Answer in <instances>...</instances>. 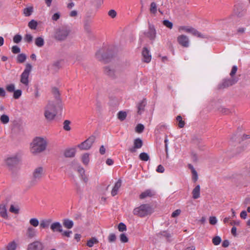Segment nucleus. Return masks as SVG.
<instances>
[{"label":"nucleus","mask_w":250,"mask_h":250,"mask_svg":"<svg viewBox=\"0 0 250 250\" xmlns=\"http://www.w3.org/2000/svg\"><path fill=\"white\" fill-rule=\"evenodd\" d=\"M47 142L45 139L42 137L35 138L30 144V151L36 154L44 151L46 148Z\"/></svg>","instance_id":"nucleus-1"},{"label":"nucleus","mask_w":250,"mask_h":250,"mask_svg":"<svg viewBox=\"0 0 250 250\" xmlns=\"http://www.w3.org/2000/svg\"><path fill=\"white\" fill-rule=\"evenodd\" d=\"M238 81V79L236 77H231L230 79H226L223 80L222 82L220 83L218 87L220 89H223L228 87L235 84Z\"/></svg>","instance_id":"nucleus-8"},{"label":"nucleus","mask_w":250,"mask_h":250,"mask_svg":"<svg viewBox=\"0 0 250 250\" xmlns=\"http://www.w3.org/2000/svg\"><path fill=\"white\" fill-rule=\"evenodd\" d=\"M20 157L18 154H14L8 157L5 159V163L6 166L10 169H13L20 163Z\"/></svg>","instance_id":"nucleus-6"},{"label":"nucleus","mask_w":250,"mask_h":250,"mask_svg":"<svg viewBox=\"0 0 250 250\" xmlns=\"http://www.w3.org/2000/svg\"><path fill=\"white\" fill-rule=\"evenodd\" d=\"M143 145V141L139 138L134 139L133 141V146L128 149V151L131 153H135L137 149L141 148Z\"/></svg>","instance_id":"nucleus-11"},{"label":"nucleus","mask_w":250,"mask_h":250,"mask_svg":"<svg viewBox=\"0 0 250 250\" xmlns=\"http://www.w3.org/2000/svg\"><path fill=\"white\" fill-rule=\"evenodd\" d=\"M77 171L80 174L82 179L84 182H87L88 181V178L85 175V170L83 167L79 166L77 168Z\"/></svg>","instance_id":"nucleus-22"},{"label":"nucleus","mask_w":250,"mask_h":250,"mask_svg":"<svg viewBox=\"0 0 250 250\" xmlns=\"http://www.w3.org/2000/svg\"><path fill=\"white\" fill-rule=\"evenodd\" d=\"M51 222L52 220L50 219L42 220L41 221L40 227L42 229L47 228L50 226Z\"/></svg>","instance_id":"nucleus-25"},{"label":"nucleus","mask_w":250,"mask_h":250,"mask_svg":"<svg viewBox=\"0 0 250 250\" xmlns=\"http://www.w3.org/2000/svg\"><path fill=\"white\" fill-rule=\"evenodd\" d=\"M237 71V67L236 65H234L232 66L231 70L230 72V76L231 77H234V76L236 74Z\"/></svg>","instance_id":"nucleus-53"},{"label":"nucleus","mask_w":250,"mask_h":250,"mask_svg":"<svg viewBox=\"0 0 250 250\" xmlns=\"http://www.w3.org/2000/svg\"><path fill=\"white\" fill-rule=\"evenodd\" d=\"M120 240L123 243H126L128 240L126 235L124 233H122L120 235Z\"/></svg>","instance_id":"nucleus-55"},{"label":"nucleus","mask_w":250,"mask_h":250,"mask_svg":"<svg viewBox=\"0 0 250 250\" xmlns=\"http://www.w3.org/2000/svg\"><path fill=\"white\" fill-rule=\"evenodd\" d=\"M95 137L94 136H91L86 140L81 143L78 146V147L81 149L87 150L89 149L92 146L93 143L95 141Z\"/></svg>","instance_id":"nucleus-10"},{"label":"nucleus","mask_w":250,"mask_h":250,"mask_svg":"<svg viewBox=\"0 0 250 250\" xmlns=\"http://www.w3.org/2000/svg\"><path fill=\"white\" fill-rule=\"evenodd\" d=\"M146 104V101L145 99L141 101L137 105V112L139 114H141L144 111L145 107Z\"/></svg>","instance_id":"nucleus-19"},{"label":"nucleus","mask_w":250,"mask_h":250,"mask_svg":"<svg viewBox=\"0 0 250 250\" xmlns=\"http://www.w3.org/2000/svg\"><path fill=\"white\" fill-rule=\"evenodd\" d=\"M150 11L151 13L155 14L157 12V5L155 2H153L150 4Z\"/></svg>","instance_id":"nucleus-42"},{"label":"nucleus","mask_w":250,"mask_h":250,"mask_svg":"<svg viewBox=\"0 0 250 250\" xmlns=\"http://www.w3.org/2000/svg\"><path fill=\"white\" fill-rule=\"evenodd\" d=\"M104 72L109 76L112 77L114 75V69L111 66H106L104 68Z\"/></svg>","instance_id":"nucleus-28"},{"label":"nucleus","mask_w":250,"mask_h":250,"mask_svg":"<svg viewBox=\"0 0 250 250\" xmlns=\"http://www.w3.org/2000/svg\"><path fill=\"white\" fill-rule=\"evenodd\" d=\"M0 121L3 124H7L9 122V118L7 115H2L0 117Z\"/></svg>","instance_id":"nucleus-34"},{"label":"nucleus","mask_w":250,"mask_h":250,"mask_svg":"<svg viewBox=\"0 0 250 250\" xmlns=\"http://www.w3.org/2000/svg\"><path fill=\"white\" fill-rule=\"evenodd\" d=\"M50 229L54 232H55V231H58L60 232H62V226L61 224L58 222H56L52 223L50 225Z\"/></svg>","instance_id":"nucleus-18"},{"label":"nucleus","mask_w":250,"mask_h":250,"mask_svg":"<svg viewBox=\"0 0 250 250\" xmlns=\"http://www.w3.org/2000/svg\"><path fill=\"white\" fill-rule=\"evenodd\" d=\"M37 230L31 226H29L27 228L25 236L27 238L31 239L37 236Z\"/></svg>","instance_id":"nucleus-14"},{"label":"nucleus","mask_w":250,"mask_h":250,"mask_svg":"<svg viewBox=\"0 0 250 250\" xmlns=\"http://www.w3.org/2000/svg\"><path fill=\"white\" fill-rule=\"evenodd\" d=\"M35 43L38 47H41L44 45V40L42 37H38L35 39Z\"/></svg>","instance_id":"nucleus-29"},{"label":"nucleus","mask_w":250,"mask_h":250,"mask_svg":"<svg viewBox=\"0 0 250 250\" xmlns=\"http://www.w3.org/2000/svg\"><path fill=\"white\" fill-rule=\"evenodd\" d=\"M56 114L57 112L54 104L52 102H49L44 107V116L45 119L48 121H52Z\"/></svg>","instance_id":"nucleus-3"},{"label":"nucleus","mask_w":250,"mask_h":250,"mask_svg":"<svg viewBox=\"0 0 250 250\" xmlns=\"http://www.w3.org/2000/svg\"><path fill=\"white\" fill-rule=\"evenodd\" d=\"M156 171L159 173H163L165 171V168L163 166L160 165L157 167Z\"/></svg>","instance_id":"nucleus-61"},{"label":"nucleus","mask_w":250,"mask_h":250,"mask_svg":"<svg viewBox=\"0 0 250 250\" xmlns=\"http://www.w3.org/2000/svg\"><path fill=\"white\" fill-rule=\"evenodd\" d=\"M152 212V209L149 205L143 204L133 210V214L140 217H144Z\"/></svg>","instance_id":"nucleus-4"},{"label":"nucleus","mask_w":250,"mask_h":250,"mask_svg":"<svg viewBox=\"0 0 250 250\" xmlns=\"http://www.w3.org/2000/svg\"><path fill=\"white\" fill-rule=\"evenodd\" d=\"M139 159L144 161H147L149 160V156L147 153L146 152L141 153L139 155Z\"/></svg>","instance_id":"nucleus-32"},{"label":"nucleus","mask_w":250,"mask_h":250,"mask_svg":"<svg viewBox=\"0 0 250 250\" xmlns=\"http://www.w3.org/2000/svg\"><path fill=\"white\" fill-rule=\"evenodd\" d=\"M176 120L178 123V125L180 128H183L184 127L185 123V121L183 120L182 118L180 115L177 116Z\"/></svg>","instance_id":"nucleus-31"},{"label":"nucleus","mask_w":250,"mask_h":250,"mask_svg":"<svg viewBox=\"0 0 250 250\" xmlns=\"http://www.w3.org/2000/svg\"><path fill=\"white\" fill-rule=\"evenodd\" d=\"M32 69V65L27 63L26 65L25 68L21 76L20 82L25 86H28L29 84V76Z\"/></svg>","instance_id":"nucleus-7"},{"label":"nucleus","mask_w":250,"mask_h":250,"mask_svg":"<svg viewBox=\"0 0 250 250\" xmlns=\"http://www.w3.org/2000/svg\"><path fill=\"white\" fill-rule=\"evenodd\" d=\"M180 32L190 33L192 35L200 38H206V36L199 32L196 29L190 26H180L178 28Z\"/></svg>","instance_id":"nucleus-5"},{"label":"nucleus","mask_w":250,"mask_h":250,"mask_svg":"<svg viewBox=\"0 0 250 250\" xmlns=\"http://www.w3.org/2000/svg\"><path fill=\"white\" fill-rule=\"evenodd\" d=\"M62 232V235L67 237H69L70 236V234H72V231H64Z\"/></svg>","instance_id":"nucleus-64"},{"label":"nucleus","mask_w":250,"mask_h":250,"mask_svg":"<svg viewBox=\"0 0 250 250\" xmlns=\"http://www.w3.org/2000/svg\"><path fill=\"white\" fill-rule=\"evenodd\" d=\"M163 24L169 29H171L173 27V23L168 20H164Z\"/></svg>","instance_id":"nucleus-47"},{"label":"nucleus","mask_w":250,"mask_h":250,"mask_svg":"<svg viewBox=\"0 0 250 250\" xmlns=\"http://www.w3.org/2000/svg\"><path fill=\"white\" fill-rule=\"evenodd\" d=\"M17 61L20 63L23 62L26 59V56L24 54H20L17 56Z\"/></svg>","instance_id":"nucleus-37"},{"label":"nucleus","mask_w":250,"mask_h":250,"mask_svg":"<svg viewBox=\"0 0 250 250\" xmlns=\"http://www.w3.org/2000/svg\"><path fill=\"white\" fill-rule=\"evenodd\" d=\"M116 239V236L114 233H110L108 236V240L110 243L115 242Z\"/></svg>","instance_id":"nucleus-48"},{"label":"nucleus","mask_w":250,"mask_h":250,"mask_svg":"<svg viewBox=\"0 0 250 250\" xmlns=\"http://www.w3.org/2000/svg\"><path fill=\"white\" fill-rule=\"evenodd\" d=\"M143 60L146 62H149L151 61V56L149 54V50L146 48H144L142 51Z\"/></svg>","instance_id":"nucleus-17"},{"label":"nucleus","mask_w":250,"mask_h":250,"mask_svg":"<svg viewBox=\"0 0 250 250\" xmlns=\"http://www.w3.org/2000/svg\"><path fill=\"white\" fill-rule=\"evenodd\" d=\"M70 122L69 120H65L63 122V129L66 131H69L71 129L70 126Z\"/></svg>","instance_id":"nucleus-41"},{"label":"nucleus","mask_w":250,"mask_h":250,"mask_svg":"<svg viewBox=\"0 0 250 250\" xmlns=\"http://www.w3.org/2000/svg\"><path fill=\"white\" fill-rule=\"evenodd\" d=\"M155 192L150 189H147L142 192L140 195V199H144L147 197H152L154 195Z\"/></svg>","instance_id":"nucleus-21"},{"label":"nucleus","mask_w":250,"mask_h":250,"mask_svg":"<svg viewBox=\"0 0 250 250\" xmlns=\"http://www.w3.org/2000/svg\"><path fill=\"white\" fill-rule=\"evenodd\" d=\"M95 55L97 59L100 61H104L106 59L105 55H104L102 50L97 51Z\"/></svg>","instance_id":"nucleus-30"},{"label":"nucleus","mask_w":250,"mask_h":250,"mask_svg":"<svg viewBox=\"0 0 250 250\" xmlns=\"http://www.w3.org/2000/svg\"><path fill=\"white\" fill-rule=\"evenodd\" d=\"M43 245L40 241H35L28 244L27 250H42Z\"/></svg>","instance_id":"nucleus-13"},{"label":"nucleus","mask_w":250,"mask_h":250,"mask_svg":"<svg viewBox=\"0 0 250 250\" xmlns=\"http://www.w3.org/2000/svg\"><path fill=\"white\" fill-rule=\"evenodd\" d=\"M221 242V239L220 237L217 236L212 239V243L214 245H218Z\"/></svg>","instance_id":"nucleus-45"},{"label":"nucleus","mask_w":250,"mask_h":250,"mask_svg":"<svg viewBox=\"0 0 250 250\" xmlns=\"http://www.w3.org/2000/svg\"><path fill=\"white\" fill-rule=\"evenodd\" d=\"M192 179L194 182H196L198 180V174L196 170H193L192 172Z\"/></svg>","instance_id":"nucleus-60"},{"label":"nucleus","mask_w":250,"mask_h":250,"mask_svg":"<svg viewBox=\"0 0 250 250\" xmlns=\"http://www.w3.org/2000/svg\"><path fill=\"white\" fill-rule=\"evenodd\" d=\"M22 39V37L20 35H16L13 38V41L15 43H19Z\"/></svg>","instance_id":"nucleus-51"},{"label":"nucleus","mask_w":250,"mask_h":250,"mask_svg":"<svg viewBox=\"0 0 250 250\" xmlns=\"http://www.w3.org/2000/svg\"><path fill=\"white\" fill-rule=\"evenodd\" d=\"M24 40L27 42H31L33 40V36L31 34H27L25 35Z\"/></svg>","instance_id":"nucleus-49"},{"label":"nucleus","mask_w":250,"mask_h":250,"mask_svg":"<svg viewBox=\"0 0 250 250\" xmlns=\"http://www.w3.org/2000/svg\"><path fill=\"white\" fill-rule=\"evenodd\" d=\"M37 25H38L37 22L34 20H31L28 23V26L31 29H34V30L36 29L37 28Z\"/></svg>","instance_id":"nucleus-39"},{"label":"nucleus","mask_w":250,"mask_h":250,"mask_svg":"<svg viewBox=\"0 0 250 250\" xmlns=\"http://www.w3.org/2000/svg\"><path fill=\"white\" fill-rule=\"evenodd\" d=\"M33 12V6L26 7L23 10V14L26 17L30 16Z\"/></svg>","instance_id":"nucleus-27"},{"label":"nucleus","mask_w":250,"mask_h":250,"mask_svg":"<svg viewBox=\"0 0 250 250\" xmlns=\"http://www.w3.org/2000/svg\"><path fill=\"white\" fill-rule=\"evenodd\" d=\"M82 161L84 165H88L89 162V154L87 153L83 154L82 156Z\"/></svg>","instance_id":"nucleus-33"},{"label":"nucleus","mask_w":250,"mask_h":250,"mask_svg":"<svg viewBox=\"0 0 250 250\" xmlns=\"http://www.w3.org/2000/svg\"><path fill=\"white\" fill-rule=\"evenodd\" d=\"M118 229L120 231H124L126 230V227L123 223H120L118 225Z\"/></svg>","instance_id":"nucleus-50"},{"label":"nucleus","mask_w":250,"mask_h":250,"mask_svg":"<svg viewBox=\"0 0 250 250\" xmlns=\"http://www.w3.org/2000/svg\"><path fill=\"white\" fill-rule=\"evenodd\" d=\"M21 93L22 92L21 90L18 89L17 90H15L13 94L14 98L16 99H19L21 95Z\"/></svg>","instance_id":"nucleus-46"},{"label":"nucleus","mask_w":250,"mask_h":250,"mask_svg":"<svg viewBox=\"0 0 250 250\" xmlns=\"http://www.w3.org/2000/svg\"><path fill=\"white\" fill-rule=\"evenodd\" d=\"M122 186V180L119 179L117 182L115 184L112 190L111 194L112 196H115L118 194V191Z\"/></svg>","instance_id":"nucleus-16"},{"label":"nucleus","mask_w":250,"mask_h":250,"mask_svg":"<svg viewBox=\"0 0 250 250\" xmlns=\"http://www.w3.org/2000/svg\"><path fill=\"white\" fill-rule=\"evenodd\" d=\"M60 17V14L59 13L54 14L52 17V19L53 21H57Z\"/></svg>","instance_id":"nucleus-62"},{"label":"nucleus","mask_w":250,"mask_h":250,"mask_svg":"<svg viewBox=\"0 0 250 250\" xmlns=\"http://www.w3.org/2000/svg\"><path fill=\"white\" fill-rule=\"evenodd\" d=\"M145 127L142 124H139L137 125L135 128L136 132L140 133H142L144 130Z\"/></svg>","instance_id":"nucleus-44"},{"label":"nucleus","mask_w":250,"mask_h":250,"mask_svg":"<svg viewBox=\"0 0 250 250\" xmlns=\"http://www.w3.org/2000/svg\"><path fill=\"white\" fill-rule=\"evenodd\" d=\"M161 234H162V235H163V236H164L167 238H170L171 236V234L166 231H163L162 232Z\"/></svg>","instance_id":"nucleus-63"},{"label":"nucleus","mask_w":250,"mask_h":250,"mask_svg":"<svg viewBox=\"0 0 250 250\" xmlns=\"http://www.w3.org/2000/svg\"><path fill=\"white\" fill-rule=\"evenodd\" d=\"M209 221V223L213 225H215L217 221L216 218L214 216L210 217Z\"/></svg>","instance_id":"nucleus-57"},{"label":"nucleus","mask_w":250,"mask_h":250,"mask_svg":"<svg viewBox=\"0 0 250 250\" xmlns=\"http://www.w3.org/2000/svg\"><path fill=\"white\" fill-rule=\"evenodd\" d=\"M43 174V169L42 167L36 168L33 172V178L31 181V185H34L36 184Z\"/></svg>","instance_id":"nucleus-9"},{"label":"nucleus","mask_w":250,"mask_h":250,"mask_svg":"<svg viewBox=\"0 0 250 250\" xmlns=\"http://www.w3.org/2000/svg\"><path fill=\"white\" fill-rule=\"evenodd\" d=\"M84 30L87 33H90L91 32V28L89 24L87 22L84 23Z\"/></svg>","instance_id":"nucleus-58"},{"label":"nucleus","mask_w":250,"mask_h":250,"mask_svg":"<svg viewBox=\"0 0 250 250\" xmlns=\"http://www.w3.org/2000/svg\"><path fill=\"white\" fill-rule=\"evenodd\" d=\"M29 223L31 226L37 227L39 225V221L37 218H33L30 219Z\"/></svg>","instance_id":"nucleus-36"},{"label":"nucleus","mask_w":250,"mask_h":250,"mask_svg":"<svg viewBox=\"0 0 250 250\" xmlns=\"http://www.w3.org/2000/svg\"><path fill=\"white\" fill-rule=\"evenodd\" d=\"M9 211L15 214H18L19 212V208L18 206L11 205L9 208Z\"/></svg>","instance_id":"nucleus-38"},{"label":"nucleus","mask_w":250,"mask_h":250,"mask_svg":"<svg viewBox=\"0 0 250 250\" xmlns=\"http://www.w3.org/2000/svg\"><path fill=\"white\" fill-rule=\"evenodd\" d=\"M6 90L9 92H13L15 91V85L14 84H10L6 86Z\"/></svg>","instance_id":"nucleus-52"},{"label":"nucleus","mask_w":250,"mask_h":250,"mask_svg":"<svg viewBox=\"0 0 250 250\" xmlns=\"http://www.w3.org/2000/svg\"><path fill=\"white\" fill-rule=\"evenodd\" d=\"M0 215L4 219H7L8 218L7 209L4 204L0 205Z\"/></svg>","instance_id":"nucleus-23"},{"label":"nucleus","mask_w":250,"mask_h":250,"mask_svg":"<svg viewBox=\"0 0 250 250\" xmlns=\"http://www.w3.org/2000/svg\"><path fill=\"white\" fill-rule=\"evenodd\" d=\"M21 51V49L17 45H14L12 47V52L14 54H18L20 53Z\"/></svg>","instance_id":"nucleus-54"},{"label":"nucleus","mask_w":250,"mask_h":250,"mask_svg":"<svg viewBox=\"0 0 250 250\" xmlns=\"http://www.w3.org/2000/svg\"><path fill=\"white\" fill-rule=\"evenodd\" d=\"M16 247V243L14 241H13L8 244L7 247V250H15Z\"/></svg>","instance_id":"nucleus-43"},{"label":"nucleus","mask_w":250,"mask_h":250,"mask_svg":"<svg viewBox=\"0 0 250 250\" xmlns=\"http://www.w3.org/2000/svg\"><path fill=\"white\" fill-rule=\"evenodd\" d=\"M73 222L72 220L68 219H65L63 220V226L68 229H71L73 227Z\"/></svg>","instance_id":"nucleus-26"},{"label":"nucleus","mask_w":250,"mask_h":250,"mask_svg":"<svg viewBox=\"0 0 250 250\" xmlns=\"http://www.w3.org/2000/svg\"><path fill=\"white\" fill-rule=\"evenodd\" d=\"M181 211L180 209H176V210H175L171 214V216L172 217H176L177 216H178V215H180V213H181Z\"/></svg>","instance_id":"nucleus-59"},{"label":"nucleus","mask_w":250,"mask_h":250,"mask_svg":"<svg viewBox=\"0 0 250 250\" xmlns=\"http://www.w3.org/2000/svg\"><path fill=\"white\" fill-rule=\"evenodd\" d=\"M126 113L124 111H120L118 113V118L121 121H124L126 117Z\"/></svg>","instance_id":"nucleus-40"},{"label":"nucleus","mask_w":250,"mask_h":250,"mask_svg":"<svg viewBox=\"0 0 250 250\" xmlns=\"http://www.w3.org/2000/svg\"><path fill=\"white\" fill-rule=\"evenodd\" d=\"M108 15L112 18H115L117 15V13L114 10H110L108 13Z\"/></svg>","instance_id":"nucleus-56"},{"label":"nucleus","mask_w":250,"mask_h":250,"mask_svg":"<svg viewBox=\"0 0 250 250\" xmlns=\"http://www.w3.org/2000/svg\"><path fill=\"white\" fill-rule=\"evenodd\" d=\"M98 242V240L96 238L93 237L87 241V245L89 247H92L93 246L94 244H97Z\"/></svg>","instance_id":"nucleus-35"},{"label":"nucleus","mask_w":250,"mask_h":250,"mask_svg":"<svg viewBox=\"0 0 250 250\" xmlns=\"http://www.w3.org/2000/svg\"><path fill=\"white\" fill-rule=\"evenodd\" d=\"M76 153L75 148H68L65 150L64 152V155L65 157L71 158L74 157Z\"/></svg>","instance_id":"nucleus-20"},{"label":"nucleus","mask_w":250,"mask_h":250,"mask_svg":"<svg viewBox=\"0 0 250 250\" xmlns=\"http://www.w3.org/2000/svg\"><path fill=\"white\" fill-rule=\"evenodd\" d=\"M177 42L179 44L184 47H188L189 46V40L188 36L185 35H180L177 37Z\"/></svg>","instance_id":"nucleus-12"},{"label":"nucleus","mask_w":250,"mask_h":250,"mask_svg":"<svg viewBox=\"0 0 250 250\" xmlns=\"http://www.w3.org/2000/svg\"><path fill=\"white\" fill-rule=\"evenodd\" d=\"M70 32V29L66 27L57 28L54 31L53 38L59 42L64 41L66 40Z\"/></svg>","instance_id":"nucleus-2"},{"label":"nucleus","mask_w":250,"mask_h":250,"mask_svg":"<svg viewBox=\"0 0 250 250\" xmlns=\"http://www.w3.org/2000/svg\"><path fill=\"white\" fill-rule=\"evenodd\" d=\"M146 35L150 40H154L156 37V31L153 25L150 24L149 25L148 31L146 34Z\"/></svg>","instance_id":"nucleus-15"},{"label":"nucleus","mask_w":250,"mask_h":250,"mask_svg":"<svg viewBox=\"0 0 250 250\" xmlns=\"http://www.w3.org/2000/svg\"><path fill=\"white\" fill-rule=\"evenodd\" d=\"M192 197L193 199H196L200 197V187L199 185H197L193 189L192 192Z\"/></svg>","instance_id":"nucleus-24"}]
</instances>
